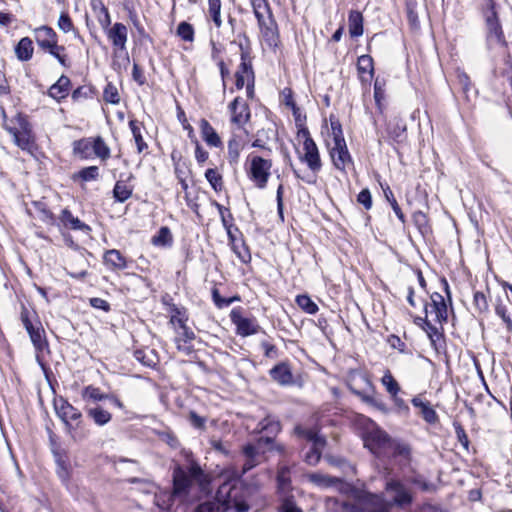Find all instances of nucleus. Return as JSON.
Returning a JSON list of instances; mask_svg holds the SVG:
<instances>
[{"label": "nucleus", "instance_id": "nucleus-2", "mask_svg": "<svg viewBox=\"0 0 512 512\" xmlns=\"http://www.w3.org/2000/svg\"><path fill=\"white\" fill-rule=\"evenodd\" d=\"M194 484L198 485L201 492H209L210 479L198 463H191L188 471L181 466L175 467L172 489L174 494H177L179 498H185Z\"/></svg>", "mask_w": 512, "mask_h": 512}, {"label": "nucleus", "instance_id": "nucleus-3", "mask_svg": "<svg viewBox=\"0 0 512 512\" xmlns=\"http://www.w3.org/2000/svg\"><path fill=\"white\" fill-rule=\"evenodd\" d=\"M325 509L327 512H385V504L377 497H367L366 493L359 497L355 503L327 497Z\"/></svg>", "mask_w": 512, "mask_h": 512}, {"label": "nucleus", "instance_id": "nucleus-18", "mask_svg": "<svg viewBox=\"0 0 512 512\" xmlns=\"http://www.w3.org/2000/svg\"><path fill=\"white\" fill-rule=\"evenodd\" d=\"M271 379L280 386H291L295 383L290 365L287 362H280L270 369Z\"/></svg>", "mask_w": 512, "mask_h": 512}, {"label": "nucleus", "instance_id": "nucleus-9", "mask_svg": "<svg viewBox=\"0 0 512 512\" xmlns=\"http://www.w3.org/2000/svg\"><path fill=\"white\" fill-rule=\"evenodd\" d=\"M271 167V160L264 159L260 156L252 157L249 169V177L258 188L263 189L266 187L270 177Z\"/></svg>", "mask_w": 512, "mask_h": 512}, {"label": "nucleus", "instance_id": "nucleus-29", "mask_svg": "<svg viewBox=\"0 0 512 512\" xmlns=\"http://www.w3.org/2000/svg\"><path fill=\"white\" fill-rule=\"evenodd\" d=\"M294 435L298 438L305 439L315 445L316 441L326 440V437L319 434L318 429L305 428L302 425H296L294 428Z\"/></svg>", "mask_w": 512, "mask_h": 512}, {"label": "nucleus", "instance_id": "nucleus-8", "mask_svg": "<svg viewBox=\"0 0 512 512\" xmlns=\"http://www.w3.org/2000/svg\"><path fill=\"white\" fill-rule=\"evenodd\" d=\"M359 377L363 382H365L367 385H370V381L366 376L361 374L360 372H352L350 373L348 380H347V386L349 390L358 396L363 402L375 407L376 409L382 411L383 413H388V408L386 407V404L383 402L382 399L376 398L374 396L365 394L363 391L359 390L356 387V378Z\"/></svg>", "mask_w": 512, "mask_h": 512}, {"label": "nucleus", "instance_id": "nucleus-22", "mask_svg": "<svg viewBox=\"0 0 512 512\" xmlns=\"http://www.w3.org/2000/svg\"><path fill=\"white\" fill-rule=\"evenodd\" d=\"M108 38L112 41V44L121 49H125L127 42V27L122 23H115L107 31Z\"/></svg>", "mask_w": 512, "mask_h": 512}, {"label": "nucleus", "instance_id": "nucleus-28", "mask_svg": "<svg viewBox=\"0 0 512 512\" xmlns=\"http://www.w3.org/2000/svg\"><path fill=\"white\" fill-rule=\"evenodd\" d=\"M50 446L51 451L54 456L55 462L58 465V474L61 476L64 471V449L62 447V442L60 438H56L52 433H50Z\"/></svg>", "mask_w": 512, "mask_h": 512}, {"label": "nucleus", "instance_id": "nucleus-19", "mask_svg": "<svg viewBox=\"0 0 512 512\" xmlns=\"http://www.w3.org/2000/svg\"><path fill=\"white\" fill-rule=\"evenodd\" d=\"M239 37L245 41V44L242 42L239 43V48L241 50V63L236 74L251 76V78L254 79V71L250 61H248L250 58V39L245 32L240 33Z\"/></svg>", "mask_w": 512, "mask_h": 512}, {"label": "nucleus", "instance_id": "nucleus-26", "mask_svg": "<svg viewBox=\"0 0 512 512\" xmlns=\"http://www.w3.org/2000/svg\"><path fill=\"white\" fill-rule=\"evenodd\" d=\"M306 477L309 480V482L321 488H328L336 486L338 484H342L341 479L318 472L308 473Z\"/></svg>", "mask_w": 512, "mask_h": 512}, {"label": "nucleus", "instance_id": "nucleus-14", "mask_svg": "<svg viewBox=\"0 0 512 512\" xmlns=\"http://www.w3.org/2000/svg\"><path fill=\"white\" fill-rule=\"evenodd\" d=\"M330 156L333 165L338 170L344 171L347 165L353 164L345 140L334 142V146L330 149Z\"/></svg>", "mask_w": 512, "mask_h": 512}, {"label": "nucleus", "instance_id": "nucleus-52", "mask_svg": "<svg viewBox=\"0 0 512 512\" xmlns=\"http://www.w3.org/2000/svg\"><path fill=\"white\" fill-rule=\"evenodd\" d=\"M357 69L360 74H374L373 58L370 55H362L358 58Z\"/></svg>", "mask_w": 512, "mask_h": 512}, {"label": "nucleus", "instance_id": "nucleus-30", "mask_svg": "<svg viewBox=\"0 0 512 512\" xmlns=\"http://www.w3.org/2000/svg\"><path fill=\"white\" fill-rule=\"evenodd\" d=\"M33 42L30 38H22L15 47V53L20 61H28L33 55Z\"/></svg>", "mask_w": 512, "mask_h": 512}, {"label": "nucleus", "instance_id": "nucleus-40", "mask_svg": "<svg viewBox=\"0 0 512 512\" xmlns=\"http://www.w3.org/2000/svg\"><path fill=\"white\" fill-rule=\"evenodd\" d=\"M133 188L127 186L123 181L116 182L113 188V197L115 201L123 203L132 196Z\"/></svg>", "mask_w": 512, "mask_h": 512}, {"label": "nucleus", "instance_id": "nucleus-46", "mask_svg": "<svg viewBox=\"0 0 512 512\" xmlns=\"http://www.w3.org/2000/svg\"><path fill=\"white\" fill-rule=\"evenodd\" d=\"M412 220L423 236L430 231L427 215L422 211H415L412 215Z\"/></svg>", "mask_w": 512, "mask_h": 512}, {"label": "nucleus", "instance_id": "nucleus-32", "mask_svg": "<svg viewBox=\"0 0 512 512\" xmlns=\"http://www.w3.org/2000/svg\"><path fill=\"white\" fill-rule=\"evenodd\" d=\"M257 430L276 436L281 431V424L275 417L268 415L258 423Z\"/></svg>", "mask_w": 512, "mask_h": 512}, {"label": "nucleus", "instance_id": "nucleus-23", "mask_svg": "<svg viewBox=\"0 0 512 512\" xmlns=\"http://www.w3.org/2000/svg\"><path fill=\"white\" fill-rule=\"evenodd\" d=\"M430 298L432 302L431 306L436 317L435 320L440 324L447 322L448 311L444 297L440 293L434 292Z\"/></svg>", "mask_w": 512, "mask_h": 512}, {"label": "nucleus", "instance_id": "nucleus-7", "mask_svg": "<svg viewBox=\"0 0 512 512\" xmlns=\"http://www.w3.org/2000/svg\"><path fill=\"white\" fill-rule=\"evenodd\" d=\"M486 41L489 48L506 46L505 36L499 22L494 4L491 3L485 12Z\"/></svg>", "mask_w": 512, "mask_h": 512}, {"label": "nucleus", "instance_id": "nucleus-59", "mask_svg": "<svg viewBox=\"0 0 512 512\" xmlns=\"http://www.w3.org/2000/svg\"><path fill=\"white\" fill-rule=\"evenodd\" d=\"M423 330L427 333L428 338L432 346L436 347L437 340L444 337L443 332H441L435 325H433L430 321L426 323Z\"/></svg>", "mask_w": 512, "mask_h": 512}, {"label": "nucleus", "instance_id": "nucleus-4", "mask_svg": "<svg viewBox=\"0 0 512 512\" xmlns=\"http://www.w3.org/2000/svg\"><path fill=\"white\" fill-rule=\"evenodd\" d=\"M5 129L13 136L15 144L22 150L31 152L34 148V137L27 119L22 114H16L8 119L3 111Z\"/></svg>", "mask_w": 512, "mask_h": 512}, {"label": "nucleus", "instance_id": "nucleus-15", "mask_svg": "<svg viewBox=\"0 0 512 512\" xmlns=\"http://www.w3.org/2000/svg\"><path fill=\"white\" fill-rule=\"evenodd\" d=\"M304 154L300 156V160L305 162L309 169L314 173L321 170L322 163L318 151V147L313 139L303 142Z\"/></svg>", "mask_w": 512, "mask_h": 512}, {"label": "nucleus", "instance_id": "nucleus-50", "mask_svg": "<svg viewBox=\"0 0 512 512\" xmlns=\"http://www.w3.org/2000/svg\"><path fill=\"white\" fill-rule=\"evenodd\" d=\"M241 149L242 144L240 140L233 137L228 141V159L230 164H235L238 162Z\"/></svg>", "mask_w": 512, "mask_h": 512}, {"label": "nucleus", "instance_id": "nucleus-24", "mask_svg": "<svg viewBox=\"0 0 512 512\" xmlns=\"http://www.w3.org/2000/svg\"><path fill=\"white\" fill-rule=\"evenodd\" d=\"M200 130L201 136L207 145L213 147H220L222 145L219 135L206 119L200 120Z\"/></svg>", "mask_w": 512, "mask_h": 512}, {"label": "nucleus", "instance_id": "nucleus-11", "mask_svg": "<svg viewBox=\"0 0 512 512\" xmlns=\"http://www.w3.org/2000/svg\"><path fill=\"white\" fill-rule=\"evenodd\" d=\"M32 313L23 308L21 311V320L30 336V339L37 350H42L45 346L44 330L38 320L31 318Z\"/></svg>", "mask_w": 512, "mask_h": 512}, {"label": "nucleus", "instance_id": "nucleus-39", "mask_svg": "<svg viewBox=\"0 0 512 512\" xmlns=\"http://www.w3.org/2000/svg\"><path fill=\"white\" fill-rule=\"evenodd\" d=\"M99 175V168L97 166H88L82 168L79 172L73 174L71 176V179L75 182L78 180L88 182L97 180L99 178Z\"/></svg>", "mask_w": 512, "mask_h": 512}, {"label": "nucleus", "instance_id": "nucleus-53", "mask_svg": "<svg viewBox=\"0 0 512 512\" xmlns=\"http://www.w3.org/2000/svg\"><path fill=\"white\" fill-rule=\"evenodd\" d=\"M156 434L161 441L169 445L171 448L177 449L180 446L178 438L170 429L156 431Z\"/></svg>", "mask_w": 512, "mask_h": 512}, {"label": "nucleus", "instance_id": "nucleus-17", "mask_svg": "<svg viewBox=\"0 0 512 512\" xmlns=\"http://www.w3.org/2000/svg\"><path fill=\"white\" fill-rule=\"evenodd\" d=\"M231 122L242 127L250 119V110L247 103L240 97H236L230 104Z\"/></svg>", "mask_w": 512, "mask_h": 512}, {"label": "nucleus", "instance_id": "nucleus-60", "mask_svg": "<svg viewBox=\"0 0 512 512\" xmlns=\"http://www.w3.org/2000/svg\"><path fill=\"white\" fill-rule=\"evenodd\" d=\"M382 383L392 396H395L400 391L398 382L394 379L389 371L383 376Z\"/></svg>", "mask_w": 512, "mask_h": 512}, {"label": "nucleus", "instance_id": "nucleus-16", "mask_svg": "<svg viewBox=\"0 0 512 512\" xmlns=\"http://www.w3.org/2000/svg\"><path fill=\"white\" fill-rule=\"evenodd\" d=\"M258 26L267 45L277 47L279 43V32L273 14L268 15L267 19L263 16L261 22H258Z\"/></svg>", "mask_w": 512, "mask_h": 512}, {"label": "nucleus", "instance_id": "nucleus-43", "mask_svg": "<svg viewBox=\"0 0 512 512\" xmlns=\"http://www.w3.org/2000/svg\"><path fill=\"white\" fill-rule=\"evenodd\" d=\"M93 9L96 13V17L98 19L99 24L103 29H107L111 24L110 15L108 9L103 5L101 1L98 4H93Z\"/></svg>", "mask_w": 512, "mask_h": 512}, {"label": "nucleus", "instance_id": "nucleus-27", "mask_svg": "<svg viewBox=\"0 0 512 512\" xmlns=\"http://www.w3.org/2000/svg\"><path fill=\"white\" fill-rule=\"evenodd\" d=\"M327 445V440H318L315 445H311L310 450L304 456V462L309 466H316L322 457V450Z\"/></svg>", "mask_w": 512, "mask_h": 512}, {"label": "nucleus", "instance_id": "nucleus-20", "mask_svg": "<svg viewBox=\"0 0 512 512\" xmlns=\"http://www.w3.org/2000/svg\"><path fill=\"white\" fill-rule=\"evenodd\" d=\"M296 464L289 465L288 463L280 462L277 467V491L278 494L290 493L292 490L291 486V470Z\"/></svg>", "mask_w": 512, "mask_h": 512}, {"label": "nucleus", "instance_id": "nucleus-64", "mask_svg": "<svg viewBox=\"0 0 512 512\" xmlns=\"http://www.w3.org/2000/svg\"><path fill=\"white\" fill-rule=\"evenodd\" d=\"M209 444L216 452L225 456L229 455L230 444L223 443L220 439H217L214 436L210 438Z\"/></svg>", "mask_w": 512, "mask_h": 512}, {"label": "nucleus", "instance_id": "nucleus-1", "mask_svg": "<svg viewBox=\"0 0 512 512\" xmlns=\"http://www.w3.org/2000/svg\"><path fill=\"white\" fill-rule=\"evenodd\" d=\"M243 493L240 479H231L219 486L214 501L200 503L194 512H226L232 508L236 512H247L249 505L245 502Z\"/></svg>", "mask_w": 512, "mask_h": 512}, {"label": "nucleus", "instance_id": "nucleus-25", "mask_svg": "<svg viewBox=\"0 0 512 512\" xmlns=\"http://www.w3.org/2000/svg\"><path fill=\"white\" fill-rule=\"evenodd\" d=\"M179 497L174 494V491H160L155 494L154 503L155 505L165 512H172L175 499Z\"/></svg>", "mask_w": 512, "mask_h": 512}, {"label": "nucleus", "instance_id": "nucleus-57", "mask_svg": "<svg viewBox=\"0 0 512 512\" xmlns=\"http://www.w3.org/2000/svg\"><path fill=\"white\" fill-rule=\"evenodd\" d=\"M250 3L253 8V12L257 19V22H261L262 17L264 16L263 12H260V6H264V11L268 15H271L272 11L268 0H250Z\"/></svg>", "mask_w": 512, "mask_h": 512}, {"label": "nucleus", "instance_id": "nucleus-42", "mask_svg": "<svg viewBox=\"0 0 512 512\" xmlns=\"http://www.w3.org/2000/svg\"><path fill=\"white\" fill-rule=\"evenodd\" d=\"M383 193L386 198V200L389 202L391 208L393 209L394 213L396 214L397 218L404 224L406 222V217L404 213L402 212V209L400 208L397 200L394 197V194L390 187L387 185L386 187H383Z\"/></svg>", "mask_w": 512, "mask_h": 512}, {"label": "nucleus", "instance_id": "nucleus-21", "mask_svg": "<svg viewBox=\"0 0 512 512\" xmlns=\"http://www.w3.org/2000/svg\"><path fill=\"white\" fill-rule=\"evenodd\" d=\"M242 452L245 457V461L243 463L241 475L239 477L260 464V453L255 445L250 443L246 444L243 447Z\"/></svg>", "mask_w": 512, "mask_h": 512}, {"label": "nucleus", "instance_id": "nucleus-5", "mask_svg": "<svg viewBox=\"0 0 512 512\" xmlns=\"http://www.w3.org/2000/svg\"><path fill=\"white\" fill-rule=\"evenodd\" d=\"M385 459H387L391 464L397 466L404 474L414 472L412 467V445L401 438H394Z\"/></svg>", "mask_w": 512, "mask_h": 512}, {"label": "nucleus", "instance_id": "nucleus-36", "mask_svg": "<svg viewBox=\"0 0 512 512\" xmlns=\"http://www.w3.org/2000/svg\"><path fill=\"white\" fill-rule=\"evenodd\" d=\"M91 144L94 154L102 161H106L110 158V148L101 136L92 137Z\"/></svg>", "mask_w": 512, "mask_h": 512}, {"label": "nucleus", "instance_id": "nucleus-54", "mask_svg": "<svg viewBox=\"0 0 512 512\" xmlns=\"http://www.w3.org/2000/svg\"><path fill=\"white\" fill-rule=\"evenodd\" d=\"M389 137L396 143H401L406 139V126L395 124L388 128Z\"/></svg>", "mask_w": 512, "mask_h": 512}, {"label": "nucleus", "instance_id": "nucleus-61", "mask_svg": "<svg viewBox=\"0 0 512 512\" xmlns=\"http://www.w3.org/2000/svg\"><path fill=\"white\" fill-rule=\"evenodd\" d=\"M84 397L94 401H101L110 398L109 394L102 393L99 388L88 386L85 388Z\"/></svg>", "mask_w": 512, "mask_h": 512}, {"label": "nucleus", "instance_id": "nucleus-6", "mask_svg": "<svg viewBox=\"0 0 512 512\" xmlns=\"http://www.w3.org/2000/svg\"><path fill=\"white\" fill-rule=\"evenodd\" d=\"M393 440V437L378 426L363 434L364 446L380 460H385Z\"/></svg>", "mask_w": 512, "mask_h": 512}, {"label": "nucleus", "instance_id": "nucleus-35", "mask_svg": "<svg viewBox=\"0 0 512 512\" xmlns=\"http://www.w3.org/2000/svg\"><path fill=\"white\" fill-rule=\"evenodd\" d=\"M104 262L114 269H124L127 266L126 259L120 253V251L116 249L106 251L104 254Z\"/></svg>", "mask_w": 512, "mask_h": 512}, {"label": "nucleus", "instance_id": "nucleus-33", "mask_svg": "<svg viewBox=\"0 0 512 512\" xmlns=\"http://www.w3.org/2000/svg\"><path fill=\"white\" fill-rule=\"evenodd\" d=\"M87 415L99 426L107 424L112 418V415L100 405L88 408Z\"/></svg>", "mask_w": 512, "mask_h": 512}, {"label": "nucleus", "instance_id": "nucleus-10", "mask_svg": "<svg viewBox=\"0 0 512 512\" xmlns=\"http://www.w3.org/2000/svg\"><path fill=\"white\" fill-rule=\"evenodd\" d=\"M35 39L41 48L48 50L61 64H64V58L60 54L62 48L57 45V36L53 29L47 26L35 29Z\"/></svg>", "mask_w": 512, "mask_h": 512}, {"label": "nucleus", "instance_id": "nucleus-47", "mask_svg": "<svg viewBox=\"0 0 512 512\" xmlns=\"http://www.w3.org/2000/svg\"><path fill=\"white\" fill-rule=\"evenodd\" d=\"M280 497L282 500L280 512H303V510L296 505L291 492L280 494Z\"/></svg>", "mask_w": 512, "mask_h": 512}, {"label": "nucleus", "instance_id": "nucleus-41", "mask_svg": "<svg viewBox=\"0 0 512 512\" xmlns=\"http://www.w3.org/2000/svg\"><path fill=\"white\" fill-rule=\"evenodd\" d=\"M66 429L69 430V433L71 437L75 441H81L88 437L90 430L86 427L85 424L82 422H77L75 426H72L67 420H66Z\"/></svg>", "mask_w": 512, "mask_h": 512}, {"label": "nucleus", "instance_id": "nucleus-56", "mask_svg": "<svg viewBox=\"0 0 512 512\" xmlns=\"http://www.w3.org/2000/svg\"><path fill=\"white\" fill-rule=\"evenodd\" d=\"M70 226L71 229L80 230L85 233L90 231V227L79 220L77 217H74L70 211L66 209V227Z\"/></svg>", "mask_w": 512, "mask_h": 512}, {"label": "nucleus", "instance_id": "nucleus-62", "mask_svg": "<svg viewBox=\"0 0 512 512\" xmlns=\"http://www.w3.org/2000/svg\"><path fill=\"white\" fill-rule=\"evenodd\" d=\"M473 304L479 313H483L488 310L487 298L482 292L477 291L474 293Z\"/></svg>", "mask_w": 512, "mask_h": 512}, {"label": "nucleus", "instance_id": "nucleus-45", "mask_svg": "<svg viewBox=\"0 0 512 512\" xmlns=\"http://www.w3.org/2000/svg\"><path fill=\"white\" fill-rule=\"evenodd\" d=\"M295 301L308 314H315L318 311L317 304L306 294L298 295Z\"/></svg>", "mask_w": 512, "mask_h": 512}, {"label": "nucleus", "instance_id": "nucleus-12", "mask_svg": "<svg viewBox=\"0 0 512 512\" xmlns=\"http://www.w3.org/2000/svg\"><path fill=\"white\" fill-rule=\"evenodd\" d=\"M230 318L240 336L247 337L258 333L261 329L254 318L243 317L240 309H233Z\"/></svg>", "mask_w": 512, "mask_h": 512}, {"label": "nucleus", "instance_id": "nucleus-58", "mask_svg": "<svg viewBox=\"0 0 512 512\" xmlns=\"http://www.w3.org/2000/svg\"><path fill=\"white\" fill-rule=\"evenodd\" d=\"M177 35L184 41H192L194 38V29L188 22H181L177 27Z\"/></svg>", "mask_w": 512, "mask_h": 512}, {"label": "nucleus", "instance_id": "nucleus-34", "mask_svg": "<svg viewBox=\"0 0 512 512\" xmlns=\"http://www.w3.org/2000/svg\"><path fill=\"white\" fill-rule=\"evenodd\" d=\"M276 135V130L272 128L258 130L256 133V139L253 141L252 146L270 151V148L267 147V143L271 139L275 138Z\"/></svg>", "mask_w": 512, "mask_h": 512}, {"label": "nucleus", "instance_id": "nucleus-49", "mask_svg": "<svg viewBox=\"0 0 512 512\" xmlns=\"http://www.w3.org/2000/svg\"><path fill=\"white\" fill-rule=\"evenodd\" d=\"M205 178L216 192L222 190L223 179H222V176L217 172L216 169H214V168L207 169L205 172Z\"/></svg>", "mask_w": 512, "mask_h": 512}, {"label": "nucleus", "instance_id": "nucleus-55", "mask_svg": "<svg viewBox=\"0 0 512 512\" xmlns=\"http://www.w3.org/2000/svg\"><path fill=\"white\" fill-rule=\"evenodd\" d=\"M103 99L107 103L118 104L120 102V96L118 89L111 82L107 83L103 92Z\"/></svg>", "mask_w": 512, "mask_h": 512}, {"label": "nucleus", "instance_id": "nucleus-38", "mask_svg": "<svg viewBox=\"0 0 512 512\" xmlns=\"http://www.w3.org/2000/svg\"><path fill=\"white\" fill-rule=\"evenodd\" d=\"M151 243L155 246L169 247L173 243V237L167 226L161 227L157 234L151 239Z\"/></svg>", "mask_w": 512, "mask_h": 512}, {"label": "nucleus", "instance_id": "nucleus-31", "mask_svg": "<svg viewBox=\"0 0 512 512\" xmlns=\"http://www.w3.org/2000/svg\"><path fill=\"white\" fill-rule=\"evenodd\" d=\"M348 22L351 37H359L363 34V16L361 12L356 10L350 11Z\"/></svg>", "mask_w": 512, "mask_h": 512}, {"label": "nucleus", "instance_id": "nucleus-63", "mask_svg": "<svg viewBox=\"0 0 512 512\" xmlns=\"http://www.w3.org/2000/svg\"><path fill=\"white\" fill-rule=\"evenodd\" d=\"M495 312L506 324V328H507L508 332L512 333V320L507 313L506 306L501 303L497 304L495 307Z\"/></svg>", "mask_w": 512, "mask_h": 512}, {"label": "nucleus", "instance_id": "nucleus-48", "mask_svg": "<svg viewBox=\"0 0 512 512\" xmlns=\"http://www.w3.org/2000/svg\"><path fill=\"white\" fill-rule=\"evenodd\" d=\"M129 126H130V129L132 131L134 140H135L136 145H137V151H138V153H141L145 149H147L148 146L145 143V141L143 140L139 124H138V122L136 120H130L129 121Z\"/></svg>", "mask_w": 512, "mask_h": 512}, {"label": "nucleus", "instance_id": "nucleus-51", "mask_svg": "<svg viewBox=\"0 0 512 512\" xmlns=\"http://www.w3.org/2000/svg\"><path fill=\"white\" fill-rule=\"evenodd\" d=\"M64 79V75H61L58 81L53 84L48 90V96L55 100L57 103H60L64 98V84L62 83Z\"/></svg>", "mask_w": 512, "mask_h": 512}, {"label": "nucleus", "instance_id": "nucleus-44", "mask_svg": "<svg viewBox=\"0 0 512 512\" xmlns=\"http://www.w3.org/2000/svg\"><path fill=\"white\" fill-rule=\"evenodd\" d=\"M284 103L286 106L291 108L292 114L295 119L296 126H301L302 122H305L306 116L302 115L300 108L296 105V103L292 97L291 90H288V94L285 95Z\"/></svg>", "mask_w": 512, "mask_h": 512}, {"label": "nucleus", "instance_id": "nucleus-37", "mask_svg": "<svg viewBox=\"0 0 512 512\" xmlns=\"http://www.w3.org/2000/svg\"><path fill=\"white\" fill-rule=\"evenodd\" d=\"M92 137L82 138L73 142V152L82 159H87L91 155Z\"/></svg>", "mask_w": 512, "mask_h": 512}, {"label": "nucleus", "instance_id": "nucleus-13", "mask_svg": "<svg viewBox=\"0 0 512 512\" xmlns=\"http://www.w3.org/2000/svg\"><path fill=\"white\" fill-rule=\"evenodd\" d=\"M86 250L73 249L69 254L70 271L69 275L73 278H82L87 275L89 262L86 258Z\"/></svg>", "mask_w": 512, "mask_h": 512}]
</instances>
